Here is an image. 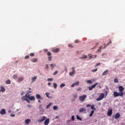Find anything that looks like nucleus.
Listing matches in <instances>:
<instances>
[{
    "instance_id": "48",
    "label": "nucleus",
    "mask_w": 125,
    "mask_h": 125,
    "mask_svg": "<svg viewBox=\"0 0 125 125\" xmlns=\"http://www.w3.org/2000/svg\"><path fill=\"white\" fill-rule=\"evenodd\" d=\"M79 42H80V41L78 40H75V43H79Z\"/></svg>"
},
{
    "instance_id": "58",
    "label": "nucleus",
    "mask_w": 125,
    "mask_h": 125,
    "mask_svg": "<svg viewBox=\"0 0 125 125\" xmlns=\"http://www.w3.org/2000/svg\"><path fill=\"white\" fill-rule=\"evenodd\" d=\"M90 106H91L90 104H87V105H86V107H90Z\"/></svg>"
},
{
    "instance_id": "12",
    "label": "nucleus",
    "mask_w": 125,
    "mask_h": 125,
    "mask_svg": "<svg viewBox=\"0 0 125 125\" xmlns=\"http://www.w3.org/2000/svg\"><path fill=\"white\" fill-rule=\"evenodd\" d=\"M52 52H55V53H57V52H58L59 51V48H53L52 49Z\"/></svg>"
},
{
    "instance_id": "22",
    "label": "nucleus",
    "mask_w": 125,
    "mask_h": 125,
    "mask_svg": "<svg viewBox=\"0 0 125 125\" xmlns=\"http://www.w3.org/2000/svg\"><path fill=\"white\" fill-rule=\"evenodd\" d=\"M31 122V119H26L25 121V123L26 125H29Z\"/></svg>"
},
{
    "instance_id": "56",
    "label": "nucleus",
    "mask_w": 125,
    "mask_h": 125,
    "mask_svg": "<svg viewBox=\"0 0 125 125\" xmlns=\"http://www.w3.org/2000/svg\"><path fill=\"white\" fill-rule=\"evenodd\" d=\"M50 84H51V83H48V85L49 86H50Z\"/></svg>"
},
{
    "instance_id": "45",
    "label": "nucleus",
    "mask_w": 125,
    "mask_h": 125,
    "mask_svg": "<svg viewBox=\"0 0 125 125\" xmlns=\"http://www.w3.org/2000/svg\"><path fill=\"white\" fill-rule=\"evenodd\" d=\"M71 120L72 121H75V116L74 115L72 116L71 117Z\"/></svg>"
},
{
    "instance_id": "51",
    "label": "nucleus",
    "mask_w": 125,
    "mask_h": 125,
    "mask_svg": "<svg viewBox=\"0 0 125 125\" xmlns=\"http://www.w3.org/2000/svg\"><path fill=\"white\" fill-rule=\"evenodd\" d=\"M92 58H93V57L92 56V55L89 57V60H90V59H92Z\"/></svg>"
},
{
    "instance_id": "49",
    "label": "nucleus",
    "mask_w": 125,
    "mask_h": 125,
    "mask_svg": "<svg viewBox=\"0 0 125 125\" xmlns=\"http://www.w3.org/2000/svg\"><path fill=\"white\" fill-rule=\"evenodd\" d=\"M42 104H40L39 106V109H42Z\"/></svg>"
},
{
    "instance_id": "5",
    "label": "nucleus",
    "mask_w": 125,
    "mask_h": 125,
    "mask_svg": "<svg viewBox=\"0 0 125 125\" xmlns=\"http://www.w3.org/2000/svg\"><path fill=\"white\" fill-rule=\"evenodd\" d=\"M47 55L49 56L48 57V61H51L52 60V57H51V52H47Z\"/></svg>"
},
{
    "instance_id": "36",
    "label": "nucleus",
    "mask_w": 125,
    "mask_h": 125,
    "mask_svg": "<svg viewBox=\"0 0 125 125\" xmlns=\"http://www.w3.org/2000/svg\"><path fill=\"white\" fill-rule=\"evenodd\" d=\"M65 83H62L60 85V87H64V86H65Z\"/></svg>"
},
{
    "instance_id": "43",
    "label": "nucleus",
    "mask_w": 125,
    "mask_h": 125,
    "mask_svg": "<svg viewBox=\"0 0 125 125\" xmlns=\"http://www.w3.org/2000/svg\"><path fill=\"white\" fill-rule=\"evenodd\" d=\"M68 47H74V46H73V45H72L71 44H69L68 45Z\"/></svg>"
},
{
    "instance_id": "53",
    "label": "nucleus",
    "mask_w": 125,
    "mask_h": 125,
    "mask_svg": "<svg viewBox=\"0 0 125 125\" xmlns=\"http://www.w3.org/2000/svg\"><path fill=\"white\" fill-rule=\"evenodd\" d=\"M11 117H15V114H11Z\"/></svg>"
},
{
    "instance_id": "8",
    "label": "nucleus",
    "mask_w": 125,
    "mask_h": 125,
    "mask_svg": "<svg viewBox=\"0 0 125 125\" xmlns=\"http://www.w3.org/2000/svg\"><path fill=\"white\" fill-rule=\"evenodd\" d=\"M36 99H38V100H42L43 99V98L41 96V95L39 94H37L36 95Z\"/></svg>"
},
{
    "instance_id": "35",
    "label": "nucleus",
    "mask_w": 125,
    "mask_h": 125,
    "mask_svg": "<svg viewBox=\"0 0 125 125\" xmlns=\"http://www.w3.org/2000/svg\"><path fill=\"white\" fill-rule=\"evenodd\" d=\"M58 73V71L56 70L55 71L54 73H53V75L55 76V75H57V74Z\"/></svg>"
},
{
    "instance_id": "3",
    "label": "nucleus",
    "mask_w": 125,
    "mask_h": 125,
    "mask_svg": "<svg viewBox=\"0 0 125 125\" xmlns=\"http://www.w3.org/2000/svg\"><path fill=\"white\" fill-rule=\"evenodd\" d=\"M105 97V94L104 93H101L99 97L97 98V101H100V100H102L103 98Z\"/></svg>"
},
{
    "instance_id": "32",
    "label": "nucleus",
    "mask_w": 125,
    "mask_h": 125,
    "mask_svg": "<svg viewBox=\"0 0 125 125\" xmlns=\"http://www.w3.org/2000/svg\"><path fill=\"white\" fill-rule=\"evenodd\" d=\"M17 78H18V76H17V75H14L13 76V79L14 80H16L17 79Z\"/></svg>"
},
{
    "instance_id": "19",
    "label": "nucleus",
    "mask_w": 125,
    "mask_h": 125,
    "mask_svg": "<svg viewBox=\"0 0 125 125\" xmlns=\"http://www.w3.org/2000/svg\"><path fill=\"white\" fill-rule=\"evenodd\" d=\"M121 117V115L119 113H117L115 115V119L117 120V119H119Z\"/></svg>"
},
{
    "instance_id": "20",
    "label": "nucleus",
    "mask_w": 125,
    "mask_h": 125,
    "mask_svg": "<svg viewBox=\"0 0 125 125\" xmlns=\"http://www.w3.org/2000/svg\"><path fill=\"white\" fill-rule=\"evenodd\" d=\"M86 111V109H85L83 107V108H81L80 109H79V112L80 113H83V111Z\"/></svg>"
},
{
    "instance_id": "13",
    "label": "nucleus",
    "mask_w": 125,
    "mask_h": 125,
    "mask_svg": "<svg viewBox=\"0 0 125 125\" xmlns=\"http://www.w3.org/2000/svg\"><path fill=\"white\" fill-rule=\"evenodd\" d=\"M0 114L1 115H5V114H6V111L5 110V109H1V111H0Z\"/></svg>"
},
{
    "instance_id": "41",
    "label": "nucleus",
    "mask_w": 125,
    "mask_h": 125,
    "mask_svg": "<svg viewBox=\"0 0 125 125\" xmlns=\"http://www.w3.org/2000/svg\"><path fill=\"white\" fill-rule=\"evenodd\" d=\"M98 69L96 68L95 69L92 70V72H96L98 71Z\"/></svg>"
},
{
    "instance_id": "11",
    "label": "nucleus",
    "mask_w": 125,
    "mask_h": 125,
    "mask_svg": "<svg viewBox=\"0 0 125 125\" xmlns=\"http://www.w3.org/2000/svg\"><path fill=\"white\" fill-rule=\"evenodd\" d=\"M28 99L30 100V101H35L36 100V98H35V96H28Z\"/></svg>"
},
{
    "instance_id": "28",
    "label": "nucleus",
    "mask_w": 125,
    "mask_h": 125,
    "mask_svg": "<svg viewBox=\"0 0 125 125\" xmlns=\"http://www.w3.org/2000/svg\"><path fill=\"white\" fill-rule=\"evenodd\" d=\"M50 66H51L52 69H53V68H54V67H55V66H56V64H54V63H52L50 64Z\"/></svg>"
},
{
    "instance_id": "4",
    "label": "nucleus",
    "mask_w": 125,
    "mask_h": 125,
    "mask_svg": "<svg viewBox=\"0 0 125 125\" xmlns=\"http://www.w3.org/2000/svg\"><path fill=\"white\" fill-rule=\"evenodd\" d=\"M71 69H72V71L71 72H69V75L70 76V77H72L73 75H75V74H76V70H75L76 68L73 66L71 68Z\"/></svg>"
},
{
    "instance_id": "63",
    "label": "nucleus",
    "mask_w": 125,
    "mask_h": 125,
    "mask_svg": "<svg viewBox=\"0 0 125 125\" xmlns=\"http://www.w3.org/2000/svg\"><path fill=\"white\" fill-rule=\"evenodd\" d=\"M77 95H76L75 96V98H77Z\"/></svg>"
},
{
    "instance_id": "10",
    "label": "nucleus",
    "mask_w": 125,
    "mask_h": 125,
    "mask_svg": "<svg viewBox=\"0 0 125 125\" xmlns=\"http://www.w3.org/2000/svg\"><path fill=\"white\" fill-rule=\"evenodd\" d=\"M97 84H98V83H96L94 85H92L91 86H89V90H92L93 88H94L96 86V85H97Z\"/></svg>"
},
{
    "instance_id": "42",
    "label": "nucleus",
    "mask_w": 125,
    "mask_h": 125,
    "mask_svg": "<svg viewBox=\"0 0 125 125\" xmlns=\"http://www.w3.org/2000/svg\"><path fill=\"white\" fill-rule=\"evenodd\" d=\"M45 95H46V96L48 97V98H50V97H49V93H46Z\"/></svg>"
},
{
    "instance_id": "61",
    "label": "nucleus",
    "mask_w": 125,
    "mask_h": 125,
    "mask_svg": "<svg viewBox=\"0 0 125 125\" xmlns=\"http://www.w3.org/2000/svg\"><path fill=\"white\" fill-rule=\"evenodd\" d=\"M11 110H9L8 111V113H11Z\"/></svg>"
},
{
    "instance_id": "46",
    "label": "nucleus",
    "mask_w": 125,
    "mask_h": 125,
    "mask_svg": "<svg viewBox=\"0 0 125 125\" xmlns=\"http://www.w3.org/2000/svg\"><path fill=\"white\" fill-rule=\"evenodd\" d=\"M29 55H27L24 57V59H29Z\"/></svg>"
},
{
    "instance_id": "27",
    "label": "nucleus",
    "mask_w": 125,
    "mask_h": 125,
    "mask_svg": "<svg viewBox=\"0 0 125 125\" xmlns=\"http://www.w3.org/2000/svg\"><path fill=\"white\" fill-rule=\"evenodd\" d=\"M86 58H87V56L86 55H83L82 56V57H81L82 59H85Z\"/></svg>"
},
{
    "instance_id": "21",
    "label": "nucleus",
    "mask_w": 125,
    "mask_h": 125,
    "mask_svg": "<svg viewBox=\"0 0 125 125\" xmlns=\"http://www.w3.org/2000/svg\"><path fill=\"white\" fill-rule=\"evenodd\" d=\"M0 89L1 92H4V91H5V88L2 86H0Z\"/></svg>"
},
{
    "instance_id": "40",
    "label": "nucleus",
    "mask_w": 125,
    "mask_h": 125,
    "mask_svg": "<svg viewBox=\"0 0 125 125\" xmlns=\"http://www.w3.org/2000/svg\"><path fill=\"white\" fill-rule=\"evenodd\" d=\"M58 107H57V106H53V110H57Z\"/></svg>"
},
{
    "instance_id": "16",
    "label": "nucleus",
    "mask_w": 125,
    "mask_h": 125,
    "mask_svg": "<svg viewBox=\"0 0 125 125\" xmlns=\"http://www.w3.org/2000/svg\"><path fill=\"white\" fill-rule=\"evenodd\" d=\"M79 84H80V82L78 81L77 82L73 83L71 85V87H74V86H75V85H79Z\"/></svg>"
},
{
    "instance_id": "26",
    "label": "nucleus",
    "mask_w": 125,
    "mask_h": 125,
    "mask_svg": "<svg viewBox=\"0 0 125 125\" xmlns=\"http://www.w3.org/2000/svg\"><path fill=\"white\" fill-rule=\"evenodd\" d=\"M95 106L94 105V104H93L91 106V109L92 110H94L95 111V110H96V108H95Z\"/></svg>"
},
{
    "instance_id": "64",
    "label": "nucleus",
    "mask_w": 125,
    "mask_h": 125,
    "mask_svg": "<svg viewBox=\"0 0 125 125\" xmlns=\"http://www.w3.org/2000/svg\"><path fill=\"white\" fill-rule=\"evenodd\" d=\"M23 93H21V95H23Z\"/></svg>"
},
{
    "instance_id": "34",
    "label": "nucleus",
    "mask_w": 125,
    "mask_h": 125,
    "mask_svg": "<svg viewBox=\"0 0 125 125\" xmlns=\"http://www.w3.org/2000/svg\"><path fill=\"white\" fill-rule=\"evenodd\" d=\"M114 83H119V80H118V78L114 79Z\"/></svg>"
},
{
    "instance_id": "47",
    "label": "nucleus",
    "mask_w": 125,
    "mask_h": 125,
    "mask_svg": "<svg viewBox=\"0 0 125 125\" xmlns=\"http://www.w3.org/2000/svg\"><path fill=\"white\" fill-rule=\"evenodd\" d=\"M92 82L91 81V80H88L87 81V83H91Z\"/></svg>"
},
{
    "instance_id": "9",
    "label": "nucleus",
    "mask_w": 125,
    "mask_h": 125,
    "mask_svg": "<svg viewBox=\"0 0 125 125\" xmlns=\"http://www.w3.org/2000/svg\"><path fill=\"white\" fill-rule=\"evenodd\" d=\"M113 114V109H110L108 110L107 115L108 116V117H110V116H112V114Z\"/></svg>"
},
{
    "instance_id": "25",
    "label": "nucleus",
    "mask_w": 125,
    "mask_h": 125,
    "mask_svg": "<svg viewBox=\"0 0 125 125\" xmlns=\"http://www.w3.org/2000/svg\"><path fill=\"white\" fill-rule=\"evenodd\" d=\"M110 43H112V41H110L109 42L107 43L106 45H105L104 46V49L106 48V47L108 46V45H109Z\"/></svg>"
},
{
    "instance_id": "23",
    "label": "nucleus",
    "mask_w": 125,
    "mask_h": 125,
    "mask_svg": "<svg viewBox=\"0 0 125 125\" xmlns=\"http://www.w3.org/2000/svg\"><path fill=\"white\" fill-rule=\"evenodd\" d=\"M37 80V76H35L32 77V83L35 82V81Z\"/></svg>"
},
{
    "instance_id": "57",
    "label": "nucleus",
    "mask_w": 125,
    "mask_h": 125,
    "mask_svg": "<svg viewBox=\"0 0 125 125\" xmlns=\"http://www.w3.org/2000/svg\"><path fill=\"white\" fill-rule=\"evenodd\" d=\"M81 89H82V88H78V89H77V91H79L81 90Z\"/></svg>"
},
{
    "instance_id": "18",
    "label": "nucleus",
    "mask_w": 125,
    "mask_h": 125,
    "mask_svg": "<svg viewBox=\"0 0 125 125\" xmlns=\"http://www.w3.org/2000/svg\"><path fill=\"white\" fill-rule=\"evenodd\" d=\"M39 61V60L37 58H33L31 60V62H33V63H37Z\"/></svg>"
},
{
    "instance_id": "50",
    "label": "nucleus",
    "mask_w": 125,
    "mask_h": 125,
    "mask_svg": "<svg viewBox=\"0 0 125 125\" xmlns=\"http://www.w3.org/2000/svg\"><path fill=\"white\" fill-rule=\"evenodd\" d=\"M44 52H47L48 51V50L47 49H45L43 50Z\"/></svg>"
},
{
    "instance_id": "30",
    "label": "nucleus",
    "mask_w": 125,
    "mask_h": 125,
    "mask_svg": "<svg viewBox=\"0 0 125 125\" xmlns=\"http://www.w3.org/2000/svg\"><path fill=\"white\" fill-rule=\"evenodd\" d=\"M53 86L55 89H56V88H57V84L56 83H53Z\"/></svg>"
},
{
    "instance_id": "59",
    "label": "nucleus",
    "mask_w": 125,
    "mask_h": 125,
    "mask_svg": "<svg viewBox=\"0 0 125 125\" xmlns=\"http://www.w3.org/2000/svg\"><path fill=\"white\" fill-rule=\"evenodd\" d=\"M46 69H47V68H48V64H46Z\"/></svg>"
},
{
    "instance_id": "33",
    "label": "nucleus",
    "mask_w": 125,
    "mask_h": 125,
    "mask_svg": "<svg viewBox=\"0 0 125 125\" xmlns=\"http://www.w3.org/2000/svg\"><path fill=\"white\" fill-rule=\"evenodd\" d=\"M77 120H79V121L82 120V118H81V117H80V116H79V115H77Z\"/></svg>"
},
{
    "instance_id": "29",
    "label": "nucleus",
    "mask_w": 125,
    "mask_h": 125,
    "mask_svg": "<svg viewBox=\"0 0 125 125\" xmlns=\"http://www.w3.org/2000/svg\"><path fill=\"white\" fill-rule=\"evenodd\" d=\"M94 113V110H92L91 111L90 114H89V117H92V115H93Z\"/></svg>"
},
{
    "instance_id": "39",
    "label": "nucleus",
    "mask_w": 125,
    "mask_h": 125,
    "mask_svg": "<svg viewBox=\"0 0 125 125\" xmlns=\"http://www.w3.org/2000/svg\"><path fill=\"white\" fill-rule=\"evenodd\" d=\"M47 80L48 82H50V81L52 82V81H53V79L52 78H48Z\"/></svg>"
},
{
    "instance_id": "31",
    "label": "nucleus",
    "mask_w": 125,
    "mask_h": 125,
    "mask_svg": "<svg viewBox=\"0 0 125 125\" xmlns=\"http://www.w3.org/2000/svg\"><path fill=\"white\" fill-rule=\"evenodd\" d=\"M51 103H50L49 104L46 106V109H48V108H50V106H51Z\"/></svg>"
},
{
    "instance_id": "7",
    "label": "nucleus",
    "mask_w": 125,
    "mask_h": 125,
    "mask_svg": "<svg viewBox=\"0 0 125 125\" xmlns=\"http://www.w3.org/2000/svg\"><path fill=\"white\" fill-rule=\"evenodd\" d=\"M46 119V117L45 116H42L41 117V119L40 120H38V122L39 123H42V122H44V121H45Z\"/></svg>"
},
{
    "instance_id": "6",
    "label": "nucleus",
    "mask_w": 125,
    "mask_h": 125,
    "mask_svg": "<svg viewBox=\"0 0 125 125\" xmlns=\"http://www.w3.org/2000/svg\"><path fill=\"white\" fill-rule=\"evenodd\" d=\"M85 98H86V95L80 96L79 97V100H80V101H83V100H84V99H85Z\"/></svg>"
},
{
    "instance_id": "54",
    "label": "nucleus",
    "mask_w": 125,
    "mask_h": 125,
    "mask_svg": "<svg viewBox=\"0 0 125 125\" xmlns=\"http://www.w3.org/2000/svg\"><path fill=\"white\" fill-rule=\"evenodd\" d=\"M27 93H32V91H27Z\"/></svg>"
},
{
    "instance_id": "62",
    "label": "nucleus",
    "mask_w": 125,
    "mask_h": 125,
    "mask_svg": "<svg viewBox=\"0 0 125 125\" xmlns=\"http://www.w3.org/2000/svg\"><path fill=\"white\" fill-rule=\"evenodd\" d=\"M58 118H59V116H57V117H56V119H58Z\"/></svg>"
},
{
    "instance_id": "52",
    "label": "nucleus",
    "mask_w": 125,
    "mask_h": 125,
    "mask_svg": "<svg viewBox=\"0 0 125 125\" xmlns=\"http://www.w3.org/2000/svg\"><path fill=\"white\" fill-rule=\"evenodd\" d=\"M97 55H92L93 58H96Z\"/></svg>"
},
{
    "instance_id": "44",
    "label": "nucleus",
    "mask_w": 125,
    "mask_h": 125,
    "mask_svg": "<svg viewBox=\"0 0 125 125\" xmlns=\"http://www.w3.org/2000/svg\"><path fill=\"white\" fill-rule=\"evenodd\" d=\"M30 56H35V54L34 53H31L29 55Z\"/></svg>"
},
{
    "instance_id": "14",
    "label": "nucleus",
    "mask_w": 125,
    "mask_h": 125,
    "mask_svg": "<svg viewBox=\"0 0 125 125\" xmlns=\"http://www.w3.org/2000/svg\"><path fill=\"white\" fill-rule=\"evenodd\" d=\"M23 80H24V77H19L18 79V83H21V82H23Z\"/></svg>"
},
{
    "instance_id": "2",
    "label": "nucleus",
    "mask_w": 125,
    "mask_h": 125,
    "mask_svg": "<svg viewBox=\"0 0 125 125\" xmlns=\"http://www.w3.org/2000/svg\"><path fill=\"white\" fill-rule=\"evenodd\" d=\"M28 96H30V94L29 93H27L25 96L21 98L22 101H26L27 103H30V101L28 99Z\"/></svg>"
},
{
    "instance_id": "55",
    "label": "nucleus",
    "mask_w": 125,
    "mask_h": 125,
    "mask_svg": "<svg viewBox=\"0 0 125 125\" xmlns=\"http://www.w3.org/2000/svg\"><path fill=\"white\" fill-rule=\"evenodd\" d=\"M27 107H29V108H31V107H32V105H27Z\"/></svg>"
},
{
    "instance_id": "37",
    "label": "nucleus",
    "mask_w": 125,
    "mask_h": 125,
    "mask_svg": "<svg viewBox=\"0 0 125 125\" xmlns=\"http://www.w3.org/2000/svg\"><path fill=\"white\" fill-rule=\"evenodd\" d=\"M101 49H102V46L99 47V49H98V51H99V52H101Z\"/></svg>"
},
{
    "instance_id": "17",
    "label": "nucleus",
    "mask_w": 125,
    "mask_h": 125,
    "mask_svg": "<svg viewBox=\"0 0 125 125\" xmlns=\"http://www.w3.org/2000/svg\"><path fill=\"white\" fill-rule=\"evenodd\" d=\"M108 73H109V70H106L104 71V72L103 73L102 76H107L108 75Z\"/></svg>"
},
{
    "instance_id": "24",
    "label": "nucleus",
    "mask_w": 125,
    "mask_h": 125,
    "mask_svg": "<svg viewBox=\"0 0 125 125\" xmlns=\"http://www.w3.org/2000/svg\"><path fill=\"white\" fill-rule=\"evenodd\" d=\"M6 84H10L11 83V81L10 80H7L5 81Z\"/></svg>"
},
{
    "instance_id": "38",
    "label": "nucleus",
    "mask_w": 125,
    "mask_h": 125,
    "mask_svg": "<svg viewBox=\"0 0 125 125\" xmlns=\"http://www.w3.org/2000/svg\"><path fill=\"white\" fill-rule=\"evenodd\" d=\"M100 65H101V63H98L96 64L95 65V68H96V67H97V66H100Z\"/></svg>"
},
{
    "instance_id": "15",
    "label": "nucleus",
    "mask_w": 125,
    "mask_h": 125,
    "mask_svg": "<svg viewBox=\"0 0 125 125\" xmlns=\"http://www.w3.org/2000/svg\"><path fill=\"white\" fill-rule=\"evenodd\" d=\"M49 124V118H47L45 120V121L44 122V124L45 125H48Z\"/></svg>"
},
{
    "instance_id": "60",
    "label": "nucleus",
    "mask_w": 125,
    "mask_h": 125,
    "mask_svg": "<svg viewBox=\"0 0 125 125\" xmlns=\"http://www.w3.org/2000/svg\"><path fill=\"white\" fill-rule=\"evenodd\" d=\"M38 102H39V103H41V102H42V101H41V100H39Z\"/></svg>"
},
{
    "instance_id": "1",
    "label": "nucleus",
    "mask_w": 125,
    "mask_h": 125,
    "mask_svg": "<svg viewBox=\"0 0 125 125\" xmlns=\"http://www.w3.org/2000/svg\"><path fill=\"white\" fill-rule=\"evenodd\" d=\"M118 88L119 93L117 91H114L113 92V96L114 97H119V96L123 97V96H124V90H125V88H124L123 86H119Z\"/></svg>"
}]
</instances>
